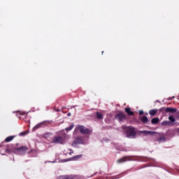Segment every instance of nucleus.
<instances>
[{"mask_svg":"<svg viewBox=\"0 0 179 179\" xmlns=\"http://www.w3.org/2000/svg\"><path fill=\"white\" fill-rule=\"evenodd\" d=\"M76 131H79L83 135H87V134H90V130L88 129H86L84 126L82 125H78L76 127L75 129Z\"/></svg>","mask_w":179,"mask_h":179,"instance_id":"nucleus-1","label":"nucleus"},{"mask_svg":"<svg viewBox=\"0 0 179 179\" xmlns=\"http://www.w3.org/2000/svg\"><path fill=\"white\" fill-rule=\"evenodd\" d=\"M126 130L127 132L128 138H132V136H135V134H136L135 129L132 127H127Z\"/></svg>","mask_w":179,"mask_h":179,"instance_id":"nucleus-2","label":"nucleus"},{"mask_svg":"<svg viewBox=\"0 0 179 179\" xmlns=\"http://www.w3.org/2000/svg\"><path fill=\"white\" fill-rule=\"evenodd\" d=\"M82 144H83V138L80 137L76 138V140L73 143V145H82Z\"/></svg>","mask_w":179,"mask_h":179,"instance_id":"nucleus-3","label":"nucleus"},{"mask_svg":"<svg viewBox=\"0 0 179 179\" xmlns=\"http://www.w3.org/2000/svg\"><path fill=\"white\" fill-rule=\"evenodd\" d=\"M64 141L62 140V137H56L53 139V143H62Z\"/></svg>","mask_w":179,"mask_h":179,"instance_id":"nucleus-4","label":"nucleus"},{"mask_svg":"<svg viewBox=\"0 0 179 179\" xmlns=\"http://www.w3.org/2000/svg\"><path fill=\"white\" fill-rule=\"evenodd\" d=\"M125 118V115L123 113H120L116 115V119L119 121H122Z\"/></svg>","mask_w":179,"mask_h":179,"instance_id":"nucleus-5","label":"nucleus"},{"mask_svg":"<svg viewBox=\"0 0 179 179\" xmlns=\"http://www.w3.org/2000/svg\"><path fill=\"white\" fill-rule=\"evenodd\" d=\"M166 111V113H177V109L173 108H167Z\"/></svg>","mask_w":179,"mask_h":179,"instance_id":"nucleus-6","label":"nucleus"},{"mask_svg":"<svg viewBox=\"0 0 179 179\" xmlns=\"http://www.w3.org/2000/svg\"><path fill=\"white\" fill-rule=\"evenodd\" d=\"M125 111H126V113H127V114H128L129 115H134V112L131 111V108H125Z\"/></svg>","mask_w":179,"mask_h":179,"instance_id":"nucleus-7","label":"nucleus"},{"mask_svg":"<svg viewBox=\"0 0 179 179\" xmlns=\"http://www.w3.org/2000/svg\"><path fill=\"white\" fill-rule=\"evenodd\" d=\"M149 113L151 115H155L156 114V113H157V110L152 109V110H150Z\"/></svg>","mask_w":179,"mask_h":179,"instance_id":"nucleus-8","label":"nucleus"},{"mask_svg":"<svg viewBox=\"0 0 179 179\" xmlns=\"http://www.w3.org/2000/svg\"><path fill=\"white\" fill-rule=\"evenodd\" d=\"M151 122L152 124H157V122H159V118L157 117H155L151 120Z\"/></svg>","mask_w":179,"mask_h":179,"instance_id":"nucleus-9","label":"nucleus"},{"mask_svg":"<svg viewBox=\"0 0 179 179\" xmlns=\"http://www.w3.org/2000/svg\"><path fill=\"white\" fill-rule=\"evenodd\" d=\"M57 179H73V178L72 176H60Z\"/></svg>","mask_w":179,"mask_h":179,"instance_id":"nucleus-10","label":"nucleus"},{"mask_svg":"<svg viewBox=\"0 0 179 179\" xmlns=\"http://www.w3.org/2000/svg\"><path fill=\"white\" fill-rule=\"evenodd\" d=\"M141 121L144 124H146V122H148V117H145V116L143 117V118L141 119Z\"/></svg>","mask_w":179,"mask_h":179,"instance_id":"nucleus-11","label":"nucleus"},{"mask_svg":"<svg viewBox=\"0 0 179 179\" xmlns=\"http://www.w3.org/2000/svg\"><path fill=\"white\" fill-rule=\"evenodd\" d=\"M73 127H75V125L71 124V125L69 126V127L66 128L65 131H66V132H68V131H71L73 128Z\"/></svg>","mask_w":179,"mask_h":179,"instance_id":"nucleus-12","label":"nucleus"},{"mask_svg":"<svg viewBox=\"0 0 179 179\" xmlns=\"http://www.w3.org/2000/svg\"><path fill=\"white\" fill-rule=\"evenodd\" d=\"M169 120L171 122H176V118H174L173 116H169Z\"/></svg>","mask_w":179,"mask_h":179,"instance_id":"nucleus-13","label":"nucleus"},{"mask_svg":"<svg viewBox=\"0 0 179 179\" xmlns=\"http://www.w3.org/2000/svg\"><path fill=\"white\" fill-rule=\"evenodd\" d=\"M96 115L97 118H99V120H101V118H103V114L101 113H96Z\"/></svg>","mask_w":179,"mask_h":179,"instance_id":"nucleus-14","label":"nucleus"},{"mask_svg":"<svg viewBox=\"0 0 179 179\" xmlns=\"http://www.w3.org/2000/svg\"><path fill=\"white\" fill-rule=\"evenodd\" d=\"M13 140V136H9L6 138V142H10V141Z\"/></svg>","mask_w":179,"mask_h":179,"instance_id":"nucleus-15","label":"nucleus"},{"mask_svg":"<svg viewBox=\"0 0 179 179\" xmlns=\"http://www.w3.org/2000/svg\"><path fill=\"white\" fill-rule=\"evenodd\" d=\"M169 124H170V122L169 121H164L162 122V125H164V126L169 125Z\"/></svg>","mask_w":179,"mask_h":179,"instance_id":"nucleus-16","label":"nucleus"},{"mask_svg":"<svg viewBox=\"0 0 179 179\" xmlns=\"http://www.w3.org/2000/svg\"><path fill=\"white\" fill-rule=\"evenodd\" d=\"M144 133L147 134H150V135H153V134H155L154 131H145Z\"/></svg>","mask_w":179,"mask_h":179,"instance_id":"nucleus-17","label":"nucleus"},{"mask_svg":"<svg viewBox=\"0 0 179 179\" xmlns=\"http://www.w3.org/2000/svg\"><path fill=\"white\" fill-rule=\"evenodd\" d=\"M124 162H125L124 159L117 160V163H124Z\"/></svg>","mask_w":179,"mask_h":179,"instance_id":"nucleus-18","label":"nucleus"},{"mask_svg":"<svg viewBox=\"0 0 179 179\" xmlns=\"http://www.w3.org/2000/svg\"><path fill=\"white\" fill-rule=\"evenodd\" d=\"M29 134L28 131H23L22 133L20 134V135H27Z\"/></svg>","mask_w":179,"mask_h":179,"instance_id":"nucleus-19","label":"nucleus"},{"mask_svg":"<svg viewBox=\"0 0 179 179\" xmlns=\"http://www.w3.org/2000/svg\"><path fill=\"white\" fill-rule=\"evenodd\" d=\"M40 125H41V124H37L35 127H34V129H37V128H40Z\"/></svg>","mask_w":179,"mask_h":179,"instance_id":"nucleus-20","label":"nucleus"},{"mask_svg":"<svg viewBox=\"0 0 179 179\" xmlns=\"http://www.w3.org/2000/svg\"><path fill=\"white\" fill-rule=\"evenodd\" d=\"M73 159H80V155H78V156H76V157H74Z\"/></svg>","mask_w":179,"mask_h":179,"instance_id":"nucleus-21","label":"nucleus"},{"mask_svg":"<svg viewBox=\"0 0 179 179\" xmlns=\"http://www.w3.org/2000/svg\"><path fill=\"white\" fill-rule=\"evenodd\" d=\"M139 114H140V115H142V114H143V110H141V111L139 112Z\"/></svg>","mask_w":179,"mask_h":179,"instance_id":"nucleus-22","label":"nucleus"},{"mask_svg":"<svg viewBox=\"0 0 179 179\" xmlns=\"http://www.w3.org/2000/svg\"><path fill=\"white\" fill-rule=\"evenodd\" d=\"M69 115H71V113H68V116L69 117Z\"/></svg>","mask_w":179,"mask_h":179,"instance_id":"nucleus-23","label":"nucleus"},{"mask_svg":"<svg viewBox=\"0 0 179 179\" xmlns=\"http://www.w3.org/2000/svg\"><path fill=\"white\" fill-rule=\"evenodd\" d=\"M178 132H179V129H178Z\"/></svg>","mask_w":179,"mask_h":179,"instance_id":"nucleus-24","label":"nucleus"}]
</instances>
